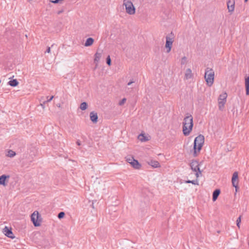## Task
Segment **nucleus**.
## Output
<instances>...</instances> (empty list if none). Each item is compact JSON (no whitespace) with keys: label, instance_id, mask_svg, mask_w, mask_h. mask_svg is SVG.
Instances as JSON below:
<instances>
[{"label":"nucleus","instance_id":"nucleus-1","mask_svg":"<svg viewBox=\"0 0 249 249\" xmlns=\"http://www.w3.org/2000/svg\"><path fill=\"white\" fill-rule=\"evenodd\" d=\"M193 118L189 113L184 118L183 122V133L185 136H188L192 130L193 126Z\"/></svg>","mask_w":249,"mask_h":249},{"label":"nucleus","instance_id":"nucleus-2","mask_svg":"<svg viewBox=\"0 0 249 249\" xmlns=\"http://www.w3.org/2000/svg\"><path fill=\"white\" fill-rule=\"evenodd\" d=\"M204 142V137L202 135H199L196 137L194 142V156H196L197 153L199 152L201 149Z\"/></svg>","mask_w":249,"mask_h":249},{"label":"nucleus","instance_id":"nucleus-3","mask_svg":"<svg viewBox=\"0 0 249 249\" xmlns=\"http://www.w3.org/2000/svg\"><path fill=\"white\" fill-rule=\"evenodd\" d=\"M214 72L212 69L207 68L205 70V79L208 86L211 87L213 83Z\"/></svg>","mask_w":249,"mask_h":249},{"label":"nucleus","instance_id":"nucleus-4","mask_svg":"<svg viewBox=\"0 0 249 249\" xmlns=\"http://www.w3.org/2000/svg\"><path fill=\"white\" fill-rule=\"evenodd\" d=\"M134 0H124L123 5L125 6L126 12L130 15L135 13V8L133 4Z\"/></svg>","mask_w":249,"mask_h":249},{"label":"nucleus","instance_id":"nucleus-5","mask_svg":"<svg viewBox=\"0 0 249 249\" xmlns=\"http://www.w3.org/2000/svg\"><path fill=\"white\" fill-rule=\"evenodd\" d=\"M42 222V218L38 211H35L32 213V223L35 227H38L41 225Z\"/></svg>","mask_w":249,"mask_h":249},{"label":"nucleus","instance_id":"nucleus-6","mask_svg":"<svg viewBox=\"0 0 249 249\" xmlns=\"http://www.w3.org/2000/svg\"><path fill=\"white\" fill-rule=\"evenodd\" d=\"M174 34L171 32L166 36L165 48L167 49L166 53H169L171 50L173 43L174 42Z\"/></svg>","mask_w":249,"mask_h":249},{"label":"nucleus","instance_id":"nucleus-7","mask_svg":"<svg viewBox=\"0 0 249 249\" xmlns=\"http://www.w3.org/2000/svg\"><path fill=\"white\" fill-rule=\"evenodd\" d=\"M227 94L226 92H224L219 95L218 99L219 110H222L223 109L227 101Z\"/></svg>","mask_w":249,"mask_h":249},{"label":"nucleus","instance_id":"nucleus-8","mask_svg":"<svg viewBox=\"0 0 249 249\" xmlns=\"http://www.w3.org/2000/svg\"><path fill=\"white\" fill-rule=\"evenodd\" d=\"M191 169L196 172V176L198 178L199 175H201V171L199 167L198 162L196 160H193L190 163Z\"/></svg>","mask_w":249,"mask_h":249},{"label":"nucleus","instance_id":"nucleus-9","mask_svg":"<svg viewBox=\"0 0 249 249\" xmlns=\"http://www.w3.org/2000/svg\"><path fill=\"white\" fill-rule=\"evenodd\" d=\"M227 5L228 12L232 14L235 8V0H227Z\"/></svg>","mask_w":249,"mask_h":249},{"label":"nucleus","instance_id":"nucleus-10","mask_svg":"<svg viewBox=\"0 0 249 249\" xmlns=\"http://www.w3.org/2000/svg\"><path fill=\"white\" fill-rule=\"evenodd\" d=\"M3 232L4 234L7 237L13 239L15 236H14V234L13 233L12 230L11 229H9L7 227H5V228L3 229Z\"/></svg>","mask_w":249,"mask_h":249},{"label":"nucleus","instance_id":"nucleus-11","mask_svg":"<svg viewBox=\"0 0 249 249\" xmlns=\"http://www.w3.org/2000/svg\"><path fill=\"white\" fill-rule=\"evenodd\" d=\"M132 161L129 162V163L131 166L136 169H139L141 167V164L136 160H135L133 158H131Z\"/></svg>","mask_w":249,"mask_h":249},{"label":"nucleus","instance_id":"nucleus-12","mask_svg":"<svg viewBox=\"0 0 249 249\" xmlns=\"http://www.w3.org/2000/svg\"><path fill=\"white\" fill-rule=\"evenodd\" d=\"M238 179V173L237 172H235L232 175L231 181L233 186L235 188L237 187L238 181L237 179Z\"/></svg>","mask_w":249,"mask_h":249},{"label":"nucleus","instance_id":"nucleus-13","mask_svg":"<svg viewBox=\"0 0 249 249\" xmlns=\"http://www.w3.org/2000/svg\"><path fill=\"white\" fill-rule=\"evenodd\" d=\"M89 117L90 120L93 123H96L98 121V115L97 113L95 112L94 111H92L89 114Z\"/></svg>","mask_w":249,"mask_h":249},{"label":"nucleus","instance_id":"nucleus-14","mask_svg":"<svg viewBox=\"0 0 249 249\" xmlns=\"http://www.w3.org/2000/svg\"><path fill=\"white\" fill-rule=\"evenodd\" d=\"M245 88L246 94L249 95V75L246 74L245 75Z\"/></svg>","mask_w":249,"mask_h":249},{"label":"nucleus","instance_id":"nucleus-15","mask_svg":"<svg viewBox=\"0 0 249 249\" xmlns=\"http://www.w3.org/2000/svg\"><path fill=\"white\" fill-rule=\"evenodd\" d=\"M193 76V74L192 72V70L190 69H187L186 70L185 73V79L188 80L191 78Z\"/></svg>","mask_w":249,"mask_h":249},{"label":"nucleus","instance_id":"nucleus-16","mask_svg":"<svg viewBox=\"0 0 249 249\" xmlns=\"http://www.w3.org/2000/svg\"><path fill=\"white\" fill-rule=\"evenodd\" d=\"M9 178V176L3 175L0 176V185H5V181L7 178Z\"/></svg>","mask_w":249,"mask_h":249},{"label":"nucleus","instance_id":"nucleus-17","mask_svg":"<svg viewBox=\"0 0 249 249\" xmlns=\"http://www.w3.org/2000/svg\"><path fill=\"white\" fill-rule=\"evenodd\" d=\"M220 193V190L219 189L215 190L213 193V201H215L219 196Z\"/></svg>","mask_w":249,"mask_h":249},{"label":"nucleus","instance_id":"nucleus-18","mask_svg":"<svg viewBox=\"0 0 249 249\" xmlns=\"http://www.w3.org/2000/svg\"><path fill=\"white\" fill-rule=\"evenodd\" d=\"M148 163L154 168H157L160 166V163L156 160H151Z\"/></svg>","mask_w":249,"mask_h":249},{"label":"nucleus","instance_id":"nucleus-19","mask_svg":"<svg viewBox=\"0 0 249 249\" xmlns=\"http://www.w3.org/2000/svg\"><path fill=\"white\" fill-rule=\"evenodd\" d=\"M138 139L142 142H146L149 140L147 137L145 136L144 134H141L138 137Z\"/></svg>","mask_w":249,"mask_h":249},{"label":"nucleus","instance_id":"nucleus-20","mask_svg":"<svg viewBox=\"0 0 249 249\" xmlns=\"http://www.w3.org/2000/svg\"><path fill=\"white\" fill-rule=\"evenodd\" d=\"M94 42V39L91 37L88 38L85 43V46L86 47H89L91 46Z\"/></svg>","mask_w":249,"mask_h":249},{"label":"nucleus","instance_id":"nucleus-21","mask_svg":"<svg viewBox=\"0 0 249 249\" xmlns=\"http://www.w3.org/2000/svg\"><path fill=\"white\" fill-rule=\"evenodd\" d=\"M8 84L12 87H16L18 84L17 79H13L8 82Z\"/></svg>","mask_w":249,"mask_h":249},{"label":"nucleus","instance_id":"nucleus-22","mask_svg":"<svg viewBox=\"0 0 249 249\" xmlns=\"http://www.w3.org/2000/svg\"><path fill=\"white\" fill-rule=\"evenodd\" d=\"M88 107V104L86 102H83L80 104V108L82 110H86Z\"/></svg>","mask_w":249,"mask_h":249},{"label":"nucleus","instance_id":"nucleus-23","mask_svg":"<svg viewBox=\"0 0 249 249\" xmlns=\"http://www.w3.org/2000/svg\"><path fill=\"white\" fill-rule=\"evenodd\" d=\"M101 57V54L100 53H96L95 54L94 61L98 62Z\"/></svg>","mask_w":249,"mask_h":249},{"label":"nucleus","instance_id":"nucleus-24","mask_svg":"<svg viewBox=\"0 0 249 249\" xmlns=\"http://www.w3.org/2000/svg\"><path fill=\"white\" fill-rule=\"evenodd\" d=\"M186 183H192L193 184H194V185H198V181L197 180H187L186 181Z\"/></svg>","mask_w":249,"mask_h":249},{"label":"nucleus","instance_id":"nucleus-25","mask_svg":"<svg viewBox=\"0 0 249 249\" xmlns=\"http://www.w3.org/2000/svg\"><path fill=\"white\" fill-rule=\"evenodd\" d=\"M16 155V153L11 150H10L9 151H8V156L10 157H14L15 155Z\"/></svg>","mask_w":249,"mask_h":249},{"label":"nucleus","instance_id":"nucleus-26","mask_svg":"<svg viewBox=\"0 0 249 249\" xmlns=\"http://www.w3.org/2000/svg\"><path fill=\"white\" fill-rule=\"evenodd\" d=\"M107 64L108 65V66H110L111 64V59H110V56L108 55L107 58Z\"/></svg>","mask_w":249,"mask_h":249},{"label":"nucleus","instance_id":"nucleus-27","mask_svg":"<svg viewBox=\"0 0 249 249\" xmlns=\"http://www.w3.org/2000/svg\"><path fill=\"white\" fill-rule=\"evenodd\" d=\"M64 215H65V213H64V212H60V213H58V215H57V217H58V218L61 219V218H63V217H64Z\"/></svg>","mask_w":249,"mask_h":249},{"label":"nucleus","instance_id":"nucleus-28","mask_svg":"<svg viewBox=\"0 0 249 249\" xmlns=\"http://www.w3.org/2000/svg\"><path fill=\"white\" fill-rule=\"evenodd\" d=\"M47 100L43 101L44 104H45L46 103L50 102L51 100H52V99L53 98V96H52L50 98H49V97L48 96V97H47Z\"/></svg>","mask_w":249,"mask_h":249},{"label":"nucleus","instance_id":"nucleus-29","mask_svg":"<svg viewBox=\"0 0 249 249\" xmlns=\"http://www.w3.org/2000/svg\"><path fill=\"white\" fill-rule=\"evenodd\" d=\"M186 60H187V58L185 56L183 57L181 59V65L185 64L186 63Z\"/></svg>","mask_w":249,"mask_h":249},{"label":"nucleus","instance_id":"nucleus-30","mask_svg":"<svg viewBox=\"0 0 249 249\" xmlns=\"http://www.w3.org/2000/svg\"><path fill=\"white\" fill-rule=\"evenodd\" d=\"M241 222V216H239L236 220V225L239 228H240V224Z\"/></svg>","mask_w":249,"mask_h":249},{"label":"nucleus","instance_id":"nucleus-31","mask_svg":"<svg viewBox=\"0 0 249 249\" xmlns=\"http://www.w3.org/2000/svg\"><path fill=\"white\" fill-rule=\"evenodd\" d=\"M126 100L125 98H123L121 101H120L119 103V105L122 106L124 105V103L125 102Z\"/></svg>","mask_w":249,"mask_h":249},{"label":"nucleus","instance_id":"nucleus-32","mask_svg":"<svg viewBox=\"0 0 249 249\" xmlns=\"http://www.w3.org/2000/svg\"><path fill=\"white\" fill-rule=\"evenodd\" d=\"M51 52V47H48L46 50V51H45V53H50Z\"/></svg>","mask_w":249,"mask_h":249},{"label":"nucleus","instance_id":"nucleus-33","mask_svg":"<svg viewBox=\"0 0 249 249\" xmlns=\"http://www.w3.org/2000/svg\"><path fill=\"white\" fill-rule=\"evenodd\" d=\"M59 1V0H50V1L54 3H57Z\"/></svg>","mask_w":249,"mask_h":249},{"label":"nucleus","instance_id":"nucleus-34","mask_svg":"<svg viewBox=\"0 0 249 249\" xmlns=\"http://www.w3.org/2000/svg\"><path fill=\"white\" fill-rule=\"evenodd\" d=\"M126 161L129 163V162L132 161V160H131V158H127Z\"/></svg>","mask_w":249,"mask_h":249},{"label":"nucleus","instance_id":"nucleus-35","mask_svg":"<svg viewBox=\"0 0 249 249\" xmlns=\"http://www.w3.org/2000/svg\"><path fill=\"white\" fill-rule=\"evenodd\" d=\"M134 83V81L133 80H131V81H130L129 82H128L127 83V85L128 86H130L131 84Z\"/></svg>","mask_w":249,"mask_h":249},{"label":"nucleus","instance_id":"nucleus-36","mask_svg":"<svg viewBox=\"0 0 249 249\" xmlns=\"http://www.w3.org/2000/svg\"><path fill=\"white\" fill-rule=\"evenodd\" d=\"M44 104H44V103H43V101H42V103H40V105L42 106V107L43 108L45 107H44Z\"/></svg>","mask_w":249,"mask_h":249},{"label":"nucleus","instance_id":"nucleus-37","mask_svg":"<svg viewBox=\"0 0 249 249\" xmlns=\"http://www.w3.org/2000/svg\"><path fill=\"white\" fill-rule=\"evenodd\" d=\"M76 144L78 145H81V143H80V142L79 140H78L76 142Z\"/></svg>","mask_w":249,"mask_h":249},{"label":"nucleus","instance_id":"nucleus-38","mask_svg":"<svg viewBox=\"0 0 249 249\" xmlns=\"http://www.w3.org/2000/svg\"><path fill=\"white\" fill-rule=\"evenodd\" d=\"M245 0V2H246L248 1V0Z\"/></svg>","mask_w":249,"mask_h":249},{"label":"nucleus","instance_id":"nucleus-39","mask_svg":"<svg viewBox=\"0 0 249 249\" xmlns=\"http://www.w3.org/2000/svg\"><path fill=\"white\" fill-rule=\"evenodd\" d=\"M44 246L45 247L47 246V244H45Z\"/></svg>","mask_w":249,"mask_h":249},{"label":"nucleus","instance_id":"nucleus-40","mask_svg":"<svg viewBox=\"0 0 249 249\" xmlns=\"http://www.w3.org/2000/svg\"><path fill=\"white\" fill-rule=\"evenodd\" d=\"M53 45H54V44H53L51 47H53Z\"/></svg>","mask_w":249,"mask_h":249},{"label":"nucleus","instance_id":"nucleus-41","mask_svg":"<svg viewBox=\"0 0 249 249\" xmlns=\"http://www.w3.org/2000/svg\"><path fill=\"white\" fill-rule=\"evenodd\" d=\"M29 1H30V0H28Z\"/></svg>","mask_w":249,"mask_h":249}]
</instances>
